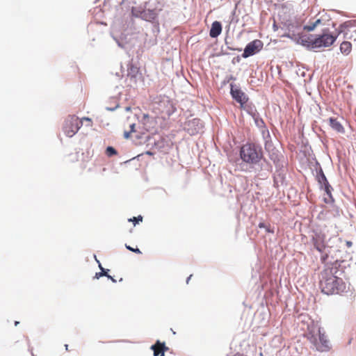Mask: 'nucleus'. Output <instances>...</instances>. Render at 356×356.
Masks as SVG:
<instances>
[{
    "mask_svg": "<svg viewBox=\"0 0 356 356\" xmlns=\"http://www.w3.org/2000/svg\"><path fill=\"white\" fill-rule=\"evenodd\" d=\"M339 268V261H335L327 265L321 272L320 286L323 293L327 295L342 294L347 291L349 287L341 277L344 272Z\"/></svg>",
    "mask_w": 356,
    "mask_h": 356,
    "instance_id": "nucleus-1",
    "label": "nucleus"
},
{
    "mask_svg": "<svg viewBox=\"0 0 356 356\" xmlns=\"http://www.w3.org/2000/svg\"><path fill=\"white\" fill-rule=\"evenodd\" d=\"M305 337L313 346V348L319 352H327L331 344L325 332L321 327H308Z\"/></svg>",
    "mask_w": 356,
    "mask_h": 356,
    "instance_id": "nucleus-2",
    "label": "nucleus"
},
{
    "mask_svg": "<svg viewBox=\"0 0 356 356\" xmlns=\"http://www.w3.org/2000/svg\"><path fill=\"white\" fill-rule=\"evenodd\" d=\"M240 156L246 163L257 164L263 157V151L259 145L247 143L241 147Z\"/></svg>",
    "mask_w": 356,
    "mask_h": 356,
    "instance_id": "nucleus-3",
    "label": "nucleus"
},
{
    "mask_svg": "<svg viewBox=\"0 0 356 356\" xmlns=\"http://www.w3.org/2000/svg\"><path fill=\"white\" fill-rule=\"evenodd\" d=\"M154 104L155 112L163 119L169 118L176 109L172 100L165 95L158 97Z\"/></svg>",
    "mask_w": 356,
    "mask_h": 356,
    "instance_id": "nucleus-4",
    "label": "nucleus"
},
{
    "mask_svg": "<svg viewBox=\"0 0 356 356\" xmlns=\"http://www.w3.org/2000/svg\"><path fill=\"white\" fill-rule=\"evenodd\" d=\"M82 126V121L76 115H69L65 120L63 131L68 137L74 136Z\"/></svg>",
    "mask_w": 356,
    "mask_h": 356,
    "instance_id": "nucleus-5",
    "label": "nucleus"
},
{
    "mask_svg": "<svg viewBox=\"0 0 356 356\" xmlns=\"http://www.w3.org/2000/svg\"><path fill=\"white\" fill-rule=\"evenodd\" d=\"M337 37L332 34L325 33L314 38L313 49H318L331 46L336 40Z\"/></svg>",
    "mask_w": 356,
    "mask_h": 356,
    "instance_id": "nucleus-6",
    "label": "nucleus"
},
{
    "mask_svg": "<svg viewBox=\"0 0 356 356\" xmlns=\"http://www.w3.org/2000/svg\"><path fill=\"white\" fill-rule=\"evenodd\" d=\"M263 48V42L259 40H254L248 43L243 53L244 58L252 56L259 52Z\"/></svg>",
    "mask_w": 356,
    "mask_h": 356,
    "instance_id": "nucleus-7",
    "label": "nucleus"
},
{
    "mask_svg": "<svg viewBox=\"0 0 356 356\" xmlns=\"http://www.w3.org/2000/svg\"><path fill=\"white\" fill-rule=\"evenodd\" d=\"M230 92L232 98L238 102L241 106H243V105L248 102V98L245 93L233 84H231Z\"/></svg>",
    "mask_w": 356,
    "mask_h": 356,
    "instance_id": "nucleus-8",
    "label": "nucleus"
},
{
    "mask_svg": "<svg viewBox=\"0 0 356 356\" xmlns=\"http://www.w3.org/2000/svg\"><path fill=\"white\" fill-rule=\"evenodd\" d=\"M313 244L315 248L322 252L325 247V236L321 233H315L312 238Z\"/></svg>",
    "mask_w": 356,
    "mask_h": 356,
    "instance_id": "nucleus-9",
    "label": "nucleus"
},
{
    "mask_svg": "<svg viewBox=\"0 0 356 356\" xmlns=\"http://www.w3.org/2000/svg\"><path fill=\"white\" fill-rule=\"evenodd\" d=\"M313 41H314V38H313L312 35H307L304 33L299 34L297 40L298 43L307 47L310 49H313Z\"/></svg>",
    "mask_w": 356,
    "mask_h": 356,
    "instance_id": "nucleus-10",
    "label": "nucleus"
},
{
    "mask_svg": "<svg viewBox=\"0 0 356 356\" xmlns=\"http://www.w3.org/2000/svg\"><path fill=\"white\" fill-rule=\"evenodd\" d=\"M151 349L154 351V356H164V353L168 350V348L164 342L161 343L157 341L152 346Z\"/></svg>",
    "mask_w": 356,
    "mask_h": 356,
    "instance_id": "nucleus-11",
    "label": "nucleus"
},
{
    "mask_svg": "<svg viewBox=\"0 0 356 356\" xmlns=\"http://www.w3.org/2000/svg\"><path fill=\"white\" fill-rule=\"evenodd\" d=\"M199 120L197 119H193L192 120H189L186 123L185 129L191 135L196 134L199 131Z\"/></svg>",
    "mask_w": 356,
    "mask_h": 356,
    "instance_id": "nucleus-12",
    "label": "nucleus"
},
{
    "mask_svg": "<svg viewBox=\"0 0 356 356\" xmlns=\"http://www.w3.org/2000/svg\"><path fill=\"white\" fill-rule=\"evenodd\" d=\"M158 17L156 10L147 9L141 13V18L145 21L154 22Z\"/></svg>",
    "mask_w": 356,
    "mask_h": 356,
    "instance_id": "nucleus-13",
    "label": "nucleus"
},
{
    "mask_svg": "<svg viewBox=\"0 0 356 356\" xmlns=\"http://www.w3.org/2000/svg\"><path fill=\"white\" fill-rule=\"evenodd\" d=\"M222 32V25L220 22L215 21L212 23L209 31L210 37L214 38L218 37Z\"/></svg>",
    "mask_w": 356,
    "mask_h": 356,
    "instance_id": "nucleus-14",
    "label": "nucleus"
},
{
    "mask_svg": "<svg viewBox=\"0 0 356 356\" xmlns=\"http://www.w3.org/2000/svg\"><path fill=\"white\" fill-rule=\"evenodd\" d=\"M329 122L330 127L337 132L340 134L345 133L344 127L337 118H330L329 119Z\"/></svg>",
    "mask_w": 356,
    "mask_h": 356,
    "instance_id": "nucleus-15",
    "label": "nucleus"
},
{
    "mask_svg": "<svg viewBox=\"0 0 356 356\" xmlns=\"http://www.w3.org/2000/svg\"><path fill=\"white\" fill-rule=\"evenodd\" d=\"M326 194V197H324V202L326 204H331L334 202V200L333 198L332 191L333 190L332 187L329 184L326 185L325 186L323 187V188Z\"/></svg>",
    "mask_w": 356,
    "mask_h": 356,
    "instance_id": "nucleus-16",
    "label": "nucleus"
},
{
    "mask_svg": "<svg viewBox=\"0 0 356 356\" xmlns=\"http://www.w3.org/2000/svg\"><path fill=\"white\" fill-rule=\"evenodd\" d=\"M316 178L318 180V184L321 186V188H323V187L325 186L326 185L329 184V182L323 173V170L321 169L319 172L317 173Z\"/></svg>",
    "mask_w": 356,
    "mask_h": 356,
    "instance_id": "nucleus-17",
    "label": "nucleus"
},
{
    "mask_svg": "<svg viewBox=\"0 0 356 356\" xmlns=\"http://www.w3.org/2000/svg\"><path fill=\"white\" fill-rule=\"evenodd\" d=\"M351 49L352 44L350 42L344 41L340 45L341 51L346 55L349 54L350 52L351 51Z\"/></svg>",
    "mask_w": 356,
    "mask_h": 356,
    "instance_id": "nucleus-18",
    "label": "nucleus"
},
{
    "mask_svg": "<svg viewBox=\"0 0 356 356\" xmlns=\"http://www.w3.org/2000/svg\"><path fill=\"white\" fill-rule=\"evenodd\" d=\"M321 23V20L320 19H316L314 22H310L309 24L304 26V30L307 31H312L315 29V28Z\"/></svg>",
    "mask_w": 356,
    "mask_h": 356,
    "instance_id": "nucleus-19",
    "label": "nucleus"
},
{
    "mask_svg": "<svg viewBox=\"0 0 356 356\" xmlns=\"http://www.w3.org/2000/svg\"><path fill=\"white\" fill-rule=\"evenodd\" d=\"M99 268L101 269L102 271L99 272V273H96L95 276V278L99 279V277H101L102 276H106L107 277H111V275H108V273H107V271L108 270H105L102 266V265L100 264H99Z\"/></svg>",
    "mask_w": 356,
    "mask_h": 356,
    "instance_id": "nucleus-20",
    "label": "nucleus"
},
{
    "mask_svg": "<svg viewBox=\"0 0 356 356\" xmlns=\"http://www.w3.org/2000/svg\"><path fill=\"white\" fill-rule=\"evenodd\" d=\"M107 156H112L117 154V151L112 147H108L106 149Z\"/></svg>",
    "mask_w": 356,
    "mask_h": 356,
    "instance_id": "nucleus-21",
    "label": "nucleus"
},
{
    "mask_svg": "<svg viewBox=\"0 0 356 356\" xmlns=\"http://www.w3.org/2000/svg\"><path fill=\"white\" fill-rule=\"evenodd\" d=\"M130 131H124V138H128L130 136V134L131 132H134L135 131V124H130Z\"/></svg>",
    "mask_w": 356,
    "mask_h": 356,
    "instance_id": "nucleus-22",
    "label": "nucleus"
},
{
    "mask_svg": "<svg viewBox=\"0 0 356 356\" xmlns=\"http://www.w3.org/2000/svg\"><path fill=\"white\" fill-rule=\"evenodd\" d=\"M129 220L133 222L134 225H136L139 221L143 220V217L141 216H138V217H134L133 218H131Z\"/></svg>",
    "mask_w": 356,
    "mask_h": 356,
    "instance_id": "nucleus-23",
    "label": "nucleus"
},
{
    "mask_svg": "<svg viewBox=\"0 0 356 356\" xmlns=\"http://www.w3.org/2000/svg\"><path fill=\"white\" fill-rule=\"evenodd\" d=\"M126 246V248L128 249L129 250L131 251V252H134L135 253H137V254H141V251L138 249V248H131V246L128 245H125Z\"/></svg>",
    "mask_w": 356,
    "mask_h": 356,
    "instance_id": "nucleus-24",
    "label": "nucleus"
},
{
    "mask_svg": "<svg viewBox=\"0 0 356 356\" xmlns=\"http://www.w3.org/2000/svg\"><path fill=\"white\" fill-rule=\"evenodd\" d=\"M80 120H81V121H82V122H83L84 120L88 121V122L90 123V125H91L92 122H91V120H90L89 118L84 117V118H83L82 119H81Z\"/></svg>",
    "mask_w": 356,
    "mask_h": 356,
    "instance_id": "nucleus-25",
    "label": "nucleus"
},
{
    "mask_svg": "<svg viewBox=\"0 0 356 356\" xmlns=\"http://www.w3.org/2000/svg\"><path fill=\"white\" fill-rule=\"evenodd\" d=\"M327 257H328V256H327V254H325V255L322 256V257H321V261H322L323 262H325V260L327 259Z\"/></svg>",
    "mask_w": 356,
    "mask_h": 356,
    "instance_id": "nucleus-26",
    "label": "nucleus"
},
{
    "mask_svg": "<svg viewBox=\"0 0 356 356\" xmlns=\"http://www.w3.org/2000/svg\"><path fill=\"white\" fill-rule=\"evenodd\" d=\"M259 227H260V228H266V225L264 222H260L259 224Z\"/></svg>",
    "mask_w": 356,
    "mask_h": 356,
    "instance_id": "nucleus-27",
    "label": "nucleus"
},
{
    "mask_svg": "<svg viewBox=\"0 0 356 356\" xmlns=\"http://www.w3.org/2000/svg\"><path fill=\"white\" fill-rule=\"evenodd\" d=\"M108 278L111 279L113 282H116V280L111 276V277H108Z\"/></svg>",
    "mask_w": 356,
    "mask_h": 356,
    "instance_id": "nucleus-28",
    "label": "nucleus"
},
{
    "mask_svg": "<svg viewBox=\"0 0 356 356\" xmlns=\"http://www.w3.org/2000/svg\"><path fill=\"white\" fill-rule=\"evenodd\" d=\"M191 276H192V275H190V276L188 277L187 281H186V282H187V283H188V281H189V280L191 279Z\"/></svg>",
    "mask_w": 356,
    "mask_h": 356,
    "instance_id": "nucleus-29",
    "label": "nucleus"
},
{
    "mask_svg": "<svg viewBox=\"0 0 356 356\" xmlns=\"http://www.w3.org/2000/svg\"><path fill=\"white\" fill-rule=\"evenodd\" d=\"M351 244H352V243H351V242H347V245H348V246H350V245H351Z\"/></svg>",
    "mask_w": 356,
    "mask_h": 356,
    "instance_id": "nucleus-30",
    "label": "nucleus"
},
{
    "mask_svg": "<svg viewBox=\"0 0 356 356\" xmlns=\"http://www.w3.org/2000/svg\"><path fill=\"white\" fill-rule=\"evenodd\" d=\"M18 323H19V322H17V321H16V322L15 323V325H18Z\"/></svg>",
    "mask_w": 356,
    "mask_h": 356,
    "instance_id": "nucleus-31",
    "label": "nucleus"
},
{
    "mask_svg": "<svg viewBox=\"0 0 356 356\" xmlns=\"http://www.w3.org/2000/svg\"><path fill=\"white\" fill-rule=\"evenodd\" d=\"M277 69L278 72H280V67H277Z\"/></svg>",
    "mask_w": 356,
    "mask_h": 356,
    "instance_id": "nucleus-32",
    "label": "nucleus"
},
{
    "mask_svg": "<svg viewBox=\"0 0 356 356\" xmlns=\"http://www.w3.org/2000/svg\"><path fill=\"white\" fill-rule=\"evenodd\" d=\"M339 263L341 264V262L339 261ZM341 263H343V261H341Z\"/></svg>",
    "mask_w": 356,
    "mask_h": 356,
    "instance_id": "nucleus-33",
    "label": "nucleus"
}]
</instances>
